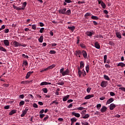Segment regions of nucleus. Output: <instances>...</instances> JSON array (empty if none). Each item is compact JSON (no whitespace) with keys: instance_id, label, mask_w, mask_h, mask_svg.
Segmentation results:
<instances>
[{"instance_id":"obj_1","label":"nucleus","mask_w":125,"mask_h":125,"mask_svg":"<svg viewBox=\"0 0 125 125\" xmlns=\"http://www.w3.org/2000/svg\"><path fill=\"white\" fill-rule=\"evenodd\" d=\"M84 67V63L83 62L81 61L80 62V67H78L77 70L78 71V73L79 77L81 78L82 77V75L83 77H85L86 76V73L85 72V71H84V69H83L82 71L81 70V69H83Z\"/></svg>"},{"instance_id":"obj_2","label":"nucleus","mask_w":125,"mask_h":125,"mask_svg":"<svg viewBox=\"0 0 125 125\" xmlns=\"http://www.w3.org/2000/svg\"><path fill=\"white\" fill-rule=\"evenodd\" d=\"M60 73L62 76H70V70L68 68H67L65 71H64V68H61L60 70Z\"/></svg>"},{"instance_id":"obj_3","label":"nucleus","mask_w":125,"mask_h":125,"mask_svg":"<svg viewBox=\"0 0 125 125\" xmlns=\"http://www.w3.org/2000/svg\"><path fill=\"white\" fill-rule=\"evenodd\" d=\"M13 44L15 47H18V46H22V47H26V46H27V45H26L25 44H24L23 43H19V42L17 41H14L13 42Z\"/></svg>"},{"instance_id":"obj_4","label":"nucleus","mask_w":125,"mask_h":125,"mask_svg":"<svg viewBox=\"0 0 125 125\" xmlns=\"http://www.w3.org/2000/svg\"><path fill=\"white\" fill-rule=\"evenodd\" d=\"M55 64H52L51 65L49 66L48 67L40 71V73H43V72H46V71H48V70H50V69H53V68H55Z\"/></svg>"},{"instance_id":"obj_5","label":"nucleus","mask_w":125,"mask_h":125,"mask_svg":"<svg viewBox=\"0 0 125 125\" xmlns=\"http://www.w3.org/2000/svg\"><path fill=\"white\" fill-rule=\"evenodd\" d=\"M28 110L29 108H28V107H26L25 108V110L22 111V114L21 115V118H23V117H25V115L27 114V112H28Z\"/></svg>"},{"instance_id":"obj_6","label":"nucleus","mask_w":125,"mask_h":125,"mask_svg":"<svg viewBox=\"0 0 125 125\" xmlns=\"http://www.w3.org/2000/svg\"><path fill=\"white\" fill-rule=\"evenodd\" d=\"M75 55H76V57H81V55H82V51L79 50H76L75 52L74 53Z\"/></svg>"},{"instance_id":"obj_7","label":"nucleus","mask_w":125,"mask_h":125,"mask_svg":"<svg viewBox=\"0 0 125 125\" xmlns=\"http://www.w3.org/2000/svg\"><path fill=\"white\" fill-rule=\"evenodd\" d=\"M107 84H108V82L105 81H102L101 83V86L104 88L106 87V86H107Z\"/></svg>"},{"instance_id":"obj_8","label":"nucleus","mask_w":125,"mask_h":125,"mask_svg":"<svg viewBox=\"0 0 125 125\" xmlns=\"http://www.w3.org/2000/svg\"><path fill=\"white\" fill-rule=\"evenodd\" d=\"M66 10H67V9L66 8L59 10V13H60V14H64L65 15L66 13Z\"/></svg>"},{"instance_id":"obj_9","label":"nucleus","mask_w":125,"mask_h":125,"mask_svg":"<svg viewBox=\"0 0 125 125\" xmlns=\"http://www.w3.org/2000/svg\"><path fill=\"white\" fill-rule=\"evenodd\" d=\"M82 53L84 59H86L87 58V53L86 52V51L83 50Z\"/></svg>"},{"instance_id":"obj_10","label":"nucleus","mask_w":125,"mask_h":125,"mask_svg":"<svg viewBox=\"0 0 125 125\" xmlns=\"http://www.w3.org/2000/svg\"><path fill=\"white\" fill-rule=\"evenodd\" d=\"M107 107L105 106H103L100 111L102 113H105V112L107 111Z\"/></svg>"},{"instance_id":"obj_11","label":"nucleus","mask_w":125,"mask_h":125,"mask_svg":"<svg viewBox=\"0 0 125 125\" xmlns=\"http://www.w3.org/2000/svg\"><path fill=\"white\" fill-rule=\"evenodd\" d=\"M32 74H34V71H29L28 72H27L26 77H25V79H29V78H30V76H31L32 75Z\"/></svg>"},{"instance_id":"obj_12","label":"nucleus","mask_w":125,"mask_h":125,"mask_svg":"<svg viewBox=\"0 0 125 125\" xmlns=\"http://www.w3.org/2000/svg\"><path fill=\"white\" fill-rule=\"evenodd\" d=\"M94 34V33L93 32V31H87L85 32V35H86V36H87L88 37H91Z\"/></svg>"},{"instance_id":"obj_13","label":"nucleus","mask_w":125,"mask_h":125,"mask_svg":"<svg viewBox=\"0 0 125 125\" xmlns=\"http://www.w3.org/2000/svg\"><path fill=\"white\" fill-rule=\"evenodd\" d=\"M72 116H75L76 118H80V117H81L80 113H76L74 111L72 112Z\"/></svg>"},{"instance_id":"obj_14","label":"nucleus","mask_w":125,"mask_h":125,"mask_svg":"<svg viewBox=\"0 0 125 125\" xmlns=\"http://www.w3.org/2000/svg\"><path fill=\"white\" fill-rule=\"evenodd\" d=\"M47 84H51V83L46 82H43L40 83L41 86H42V85H47Z\"/></svg>"},{"instance_id":"obj_15","label":"nucleus","mask_w":125,"mask_h":125,"mask_svg":"<svg viewBox=\"0 0 125 125\" xmlns=\"http://www.w3.org/2000/svg\"><path fill=\"white\" fill-rule=\"evenodd\" d=\"M116 35L117 38H118V39H122V33H121L120 32L116 31Z\"/></svg>"},{"instance_id":"obj_16","label":"nucleus","mask_w":125,"mask_h":125,"mask_svg":"<svg viewBox=\"0 0 125 125\" xmlns=\"http://www.w3.org/2000/svg\"><path fill=\"white\" fill-rule=\"evenodd\" d=\"M116 104H111L109 105V109L111 110H114V108H116Z\"/></svg>"},{"instance_id":"obj_17","label":"nucleus","mask_w":125,"mask_h":125,"mask_svg":"<svg viewBox=\"0 0 125 125\" xmlns=\"http://www.w3.org/2000/svg\"><path fill=\"white\" fill-rule=\"evenodd\" d=\"M32 83V81H22L21 83V84H28L29 83Z\"/></svg>"},{"instance_id":"obj_18","label":"nucleus","mask_w":125,"mask_h":125,"mask_svg":"<svg viewBox=\"0 0 125 125\" xmlns=\"http://www.w3.org/2000/svg\"><path fill=\"white\" fill-rule=\"evenodd\" d=\"M95 47H96V48H97V49H100V44H99V43L98 42H96L95 43Z\"/></svg>"},{"instance_id":"obj_19","label":"nucleus","mask_w":125,"mask_h":125,"mask_svg":"<svg viewBox=\"0 0 125 125\" xmlns=\"http://www.w3.org/2000/svg\"><path fill=\"white\" fill-rule=\"evenodd\" d=\"M3 43L6 46H8L9 45V41L8 40H4Z\"/></svg>"},{"instance_id":"obj_20","label":"nucleus","mask_w":125,"mask_h":125,"mask_svg":"<svg viewBox=\"0 0 125 125\" xmlns=\"http://www.w3.org/2000/svg\"><path fill=\"white\" fill-rule=\"evenodd\" d=\"M69 97H70V95H67L63 97L62 98V101H63V102L67 101L68 100V99L69 98Z\"/></svg>"},{"instance_id":"obj_21","label":"nucleus","mask_w":125,"mask_h":125,"mask_svg":"<svg viewBox=\"0 0 125 125\" xmlns=\"http://www.w3.org/2000/svg\"><path fill=\"white\" fill-rule=\"evenodd\" d=\"M117 67H122V68L125 67V64L124 62H119L117 65Z\"/></svg>"},{"instance_id":"obj_22","label":"nucleus","mask_w":125,"mask_h":125,"mask_svg":"<svg viewBox=\"0 0 125 125\" xmlns=\"http://www.w3.org/2000/svg\"><path fill=\"white\" fill-rule=\"evenodd\" d=\"M16 112H17L16 110L15 109L12 110L9 112V116H12L13 114H16Z\"/></svg>"},{"instance_id":"obj_23","label":"nucleus","mask_w":125,"mask_h":125,"mask_svg":"<svg viewBox=\"0 0 125 125\" xmlns=\"http://www.w3.org/2000/svg\"><path fill=\"white\" fill-rule=\"evenodd\" d=\"M92 97H93V95H88L84 97V99L87 100V99H90V98H92Z\"/></svg>"},{"instance_id":"obj_24","label":"nucleus","mask_w":125,"mask_h":125,"mask_svg":"<svg viewBox=\"0 0 125 125\" xmlns=\"http://www.w3.org/2000/svg\"><path fill=\"white\" fill-rule=\"evenodd\" d=\"M67 29H69V30H70L71 31H72V32H74V31H75V29H76V27H75V26H68L67 27Z\"/></svg>"},{"instance_id":"obj_25","label":"nucleus","mask_w":125,"mask_h":125,"mask_svg":"<svg viewBox=\"0 0 125 125\" xmlns=\"http://www.w3.org/2000/svg\"><path fill=\"white\" fill-rule=\"evenodd\" d=\"M113 101H114V99H113V98H110V99H108L106 102V105L112 103V102H113Z\"/></svg>"},{"instance_id":"obj_26","label":"nucleus","mask_w":125,"mask_h":125,"mask_svg":"<svg viewBox=\"0 0 125 125\" xmlns=\"http://www.w3.org/2000/svg\"><path fill=\"white\" fill-rule=\"evenodd\" d=\"M38 41L39 42H43V36L42 35L41 36Z\"/></svg>"},{"instance_id":"obj_27","label":"nucleus","mask_w":125,"mask_h":125,"mask_svg":"<svg viewBox=\"0 0 125 125\" xmlns=\"http://www.w3.org/2000/svg\"><path fill=\"white\" fill-rule=\"evenodd\" d=\"M90 115L88 114H85L83 117H82V119H88L89 118Z\"/></svg>"},{"instance_id":"obj_28","label":"nucleus","mask_w":125,"mask_h":125,"mask_svg":"<svg viewBox=\"0 0 125 125\" xmlns=\"http://www.w3.org/2000/svg\"><path fill=\"white\" fill-rule=\"evenodd\" d=\"M91 19H92V20H98V19H99V18H98V17L95 16H92L91 17Z\"/></svg>"},{"instance_id":"obj_29","label":"nucleus","mask_w":125,"mask_h":125,"mask_svg":"<svg viewBox=\"0 0 125 125\" xmlns=\"http://www.w3.org/2000/svg\"><path fill=\"white\" fill-rule=\"evenodd\" d=\"M101 5L102 7H103L104 8V9H105V8H106V4H105V3H104V2H103V1H102Z\"/></svg>"},{"instance_id":"obj_30","label":"nucleus","mask_w":125,"mask_h":125,"mask_svg":"<svg viewBox=\"0 0 125 125\" xmlns=\"http://www.w3.org/2000/svg\"><path fill=\"white\" fill-rule=\"evenodd\" d=\"M85 114H86V110H83L81 112V114L82 115V117H83V116H84V115H85Z\"/></svg>"},{"instance_id":"obj_31","label":"nucleus","mask_w":125,"mask_h":125,"mask_svg":"<svg viewBox=\"0 0 125 125\" xmlns=\"http://www.w3.org/2000/svg\"><path fill=\"white\" fill-rule=\"evenodd\" d=\"M0 50L1 51H3L4 52H6V49L1 46H0Z\"/></svg>"},{"instance_id":"obj_32","label":"nucleus","mask_w":125,"mask_h":125,"mask_svg":"<svg viewBox=\"0 0 125 125\" xmlns=\"http://www.w3.org/2000/svg\"><path fill=\"white\" fill-rule=\"evenodd\" d=\"M28 66V62L27 61H23L22 63V66Z\"/></svg>"},{"instance_id":"obj_33","label":"nucleus","mask_w":125,"mask_h":125,"mask_svg":"<svg viewBox=\"0 0 125 125\" xmlns=\"http://www.w3.org/2000/svg\"><path fill=\"white\" fill-rule=\"evenodd\" d=\"M42 91H43L44 93H47L48 90H47V88H43L42 89Z\"/></svg>"},{"instance_id":"obj_34","label":"nucleus","mask_w":125,"mask_h":125,"mask_svg":"<svg viewBox=\"0 0 125 125\" xmlns=\"http://www.w3.org/2000/svg\"><path fill=\"white\" fill-rule=\"evenodd\" d=\"M88 16H91V14L90 13H86L84 15V17H85V18H86V19H87V17H88Z\"/></svg>"},{"instance_id":"obj_35","label":"nucleus","mask_w":125,"mask_h":125,"mask_svg":"<svg viewBox=\"0 0 125 125\" xmlns=\"http://www.w3.org/2000/svg\"><path fill=\"white\" fill-rule=\"evenodd\" d=\"M85 70L86 73H88V72H89V65L88 64L85 66Z\"/></svg>"},{"instance_id":"obj_36","label":"nucleus","mask_w":125,"mask_h":125,"mask_svg":"<svg viewBox=\"0 0 125 125\" xmlns=\"http://www.w3.org/2000/svg\"><path fill=\"white\" fill-rule=\"evenodd\" d=\"M71 14V10L69 9L66 12H65V15H70Z\"/></svg>"},{"instance_id":"obj_37","label":"nucleus","mask_w":125,"mask_h":125,"mask_svg":"<svg viewBox=\"0 0 125 125\" xmlns=\"http://www.w3.org/2000/svg\"><path fill=\"white\" fill-rule=\"evenodd\" d=\"M104 78L106 81H110V78L107 75H104Z\"/></svg>"},{"instance_id":"obj_38","label":"nucleus","mask_w":125,"mask_h":125,"mask_svg":"<svg viewBox=\"0 0 125 125\" xmlns=\"http://www.w3.org/2000/svg\"><path fill=\"white\" fill-rule=\"evenodd\" d=\"M49 118V116L47 115L46 116L43 118V122H46V121L48 120Z\"/></svg>"},{"instance_id":"obj_39","label":"nucleus","mask_w":125,"mask_h":125,"mask_svg":"<svg viewBox=\"0 0 125 125\" xmlns=\"http://www.w3.org/2000/svg\"><path fill=\"white\" fill-rule=\"evenodd\" d=\"M64 83H64V81H62L61 82H58L57 83V84H58L59 85H64Z\"/></svg>"},{"instance_id":"obj_40","label":"nucleus","mask_w":125,"mask_h":125,"mask_svg":"<svg viewBox=\"0 0 125 125\" xmlns=\"http://www.w3.org/2000/svg\"><path fill=\"white\" fill-rule=\"evenodd\" d=\"M31 26L33 30H37V24H33Z\"/></svg>"},{"instance_id":"obj_41","label":"nucleus","mask_w":125,"mask_h":125,"mask_svg":"<svg viewBox=\"0 0 125 125\" xmlns=\"http://www.w3.org/2000/svg\"><path fill=\"white\" fill-rule=\"evenodd\" d=\"M71 123H75V122H77V119L76 118H73L70 119Z\"/></svg>"},{"instance_id":"obj_42","label":"nucleus","mask_w":125,"mask_h":125,"mask_svg":"<svg viewBox=\"0 0 125 125\" xmlns=\"http://www.w3.org/2000/svg\"><path fill=\"white\" fill-rule=\"evenodd\" d=\"M25 104V102L24 101H21L20 102L19 105L20 106H23Z\"/></svg>"},{"instance_id":"obj_43","label":"nucleus","mask_w":125,"mask_h":125,"mask_svg":"<svg viewBox=\"0 0 125 125\" xmlns=\"http://www.w3.org/2000/svg\"><path fill=\"white\" fill-rule=\"evenodd\" d=\"M49 53V54H55V53H56V51L54 50H50Z\"/></svg>"},{"instance_id":"obj_44","label":"nucleus","mask_w":125,"mask_h":125,"mask_svg":"<svg viewBox=\"0 0 125 125\" xmlns=\"http://www.w3.org/2000/svg\"><path fill=\"white\" fill-rule=\"evenodd\" d=\"M96 107H97V108L98 109V110H100V108H101V104H97Z\"/></svg>"},{"instance_id":"obj_45","label":"nucleus","mask_w":125,"mask_h":125,"mask_svg":"<svg viewBox=\"0 0 125 125\" xmlns=\"http://www.w3.org/2000/svg\"><path fill=\"white\" fill-rule=\"evenodd\" d=\"M96 37L97 38V39H98V38H100V39H103V36L101 35H98L96 36Z\"/></svg>"},{"instance_id":"obj_46","label":"nucleus","mask_w":125,"mask_h":125,"mask_svg":"<svg viewBox=\"0 0 125 125\" xmlns=\"http://www.w3.org/2000/svg\"><path fill=\"white\" fill-rule=\"evenodd\" d=\"M84 109L83 107H79L77 108V110H79V111H82Z\"/></svg>"},{"instance_id":"obj_47","label":"nucleus","mask_w":125,"mask_h":125,"mask_svg":"<svg viewBox=\"0 0 125 125\" xmlns=\"http://www.w3.org/2000/svg\"><path fill=\"white\" fill-rule=\"evenodd\" d=\"M4 32L5 34H7V33L9 32V29H5L4 30Z\"/></svg>"},{"instance_id":"obj_48","label":"nucleus","mask_w":125,"mask_h":125,"mask_svg":"<svg viewBox=\"0 0 125 125\" xmlns=\"http://www.w3.org/2000/svg\"><path fill=\"white\" fill-rule=\"evenodd\" d=\"M82 125H88V122H82Z\"/></svg>"},{"instance_id":"obj_49","label":"nucleus","mask_w":125,"mask_h":125,"mask_svg":"<svg viewBox=\"0 0 125 125\" xmlns=\"http://www.w3.org/2000/svg\"><path fill=\"white\" fill-rule=\"evenodd\" d=\"M44 31V28H41L40 30V33H43V31Z\"/></svg>"},{"instance_id":"obj_50","label":"nucleus","mask_w":125,"mask_h":125,"mask_svg":"<svg viewBox=\"0 0 125 125\" xmlns=\"http://www.w3.org/2000/svg\"><path fill=\"white\" fill-rule=\"evenodd\" d=\"M91 90V88L90 87H88L86 89V91L88 93H89L90 92V91Z\"/></svg>"},{"instance_id":"obj_51","label":"nucleus","mask_w":125,"mask_h":125,"mask_svg":"<svg viewBox=\"0 0 125 125\" xmlns=\"http://www.w3.org/2000/svg\"><path fill=\"white\" fill-rule=\"evenodd\" d=\"M80 46L82 48H85V45H84V44L83 43H81L80 44Z\"/></svg>"},{"instance_id":"obj_52","label":"nucleus","mask_w":125,"mask_h":125,"mask_svg":"<svg viewBox=\"0 0 125 125\" xmlns=\"http://www.w3.org/2000/svg\"><path fill=\"white\" fill-rule=\"evenodd\" d=\"M45 116V114H40V119H42L44 118V117Z\"/></svg>"},{"instance_id":"obj_53","label":"nucleus","mask_w":125,"mask_h":125,"mask_svg":"<svg viewBox=\"0 0 125 125\" xmlns=\"http://www.w3.org/2000/svg\"><path fill=\"white\" fill-rule=\"evenodd\" d=\"M22 57H24V58H26V59H28L29 58V56L25 55V54H22Z\"/></svg>"},{"instance_id":"obj_54","label":"nucleus","mask_w":125,"mask_h":125,"mask_svg":"<svg viewBox=\"0 0 125 125\" xmlns=\"http://www.w3.org/2000/svg\"><path fill=\"white\" fill-rule=\"evenodd\" d=\"M78 4H82L83 3H85V1H79L78 2Z\"/></svg>"},{"instance_id":"obj_55","label":"nucleus","mask_w":125,"mask_h":125,"mask_svg":"<svg viewBox=\"0 0 125 125\" xmlns=\"http://www.w3.org/2000/svg\"><path fill=\"white\" fill-rule=\"evenodd\" d=\"M64 1L67 3H71V2H72V1H71V0H65Z\"/></svg>"},{"instance_id":"obj_56","label":"nucleus","mask_w":125,"mask_h":125,"mask_svg":"<svg viewBox=\"0 0 125 125\" xmlns=\"http://www.w3.org/2000/svg\"><path fill=\"white\" fill-rule=\"evenodd\" d=\"M119 89L120 90H122V91H124L125 92V88L123 87H120Z\"/></svg>"},{"instance_id":"obj_57","label":"nucleus","mask_w":125,"mask_h":125,"mask_svg":"<svg viewBox=\"0 0 125 125\" xmlns=\"http://www.w3.org/2000/svg\"><path fill=\"white\" fill-rule=\"evenodd\" d=\"M33 107H34V108H38V104H37L36 103H34L33 104Z\"/></svg>"},{"instance_id":"obj_58","label":"nucleus","mask_w":125,"mask_h":125,"mask_svg":"<svg viewBox=\"0 0 125 125\" xmlns=\"http://www.w3.org/2000/svg\"><path fill=\"white\" fill-rule=\"evenodd\" d=\"M20 98L21 99H24V96L23 94H22V95H20V96H19Z\"/></svg>"},{"instance_id":"obj_59","label":"nucleus","mask_w":125,"mask_h":125,"mask_svg":"<svg viewBox=\"0 0 125 125\" xmlns=\"http://www.w3.org/2000/svg\"><path fill=\"white\" fill-rule=\"evenodd\" d=\"M9 105H6L4 107V109H5V110H7L9 109Z\"/></svg>"},{"instance_id":"obj_60","label":"nucleus","mask_w":125,"mask_h":125,"mask_svg":"<svg viewBox=\"0 0 125 125\" xmlns=\"http://www.w3.org/2000/svg\"><path fill=\"white\" fill-rule=\"evenodd\" d=\"M43 113H44V109H42L39 112V114H42Z\"/></svg>"},{"instance_id":"obj_61","label":"nucleus","mask_w":125,"mask_h":125,"mask_svg":"<svg viewBox=\"0 0 125 125\" xmlns=\"http://www.w3.org/2000/svg\"><path fill=\"white\" fill-rule=\"evenodd\" d=\"M73 107V104H70L69 105L67 106V108H70Z\"/></svg>"},{"instance_id":"obj_62","label":"nucleus","mask_w":125,"mask_h":125,"mask_svg":"<svg viewBox=\"0 0 125 125\" xmlns=\"http://www.w3.org/2000/svg\"><path fill=\"white\" fill-rule=\"evenodd\" d=\"M115 95V94L114 92H110V95L111 96H114Z\"/></svg>"},{"instance_id":"obj_63","label":"nucleus","mask_w":125,"mask_h":125,"mask_svg":"<svg viewBox=\"0 0 125 125\" xmlns=\"http://www.w3.org/2000/svg\"><path fill=\"white\" fill-rule=\"evenodd\" d=\"M105 68H111V66H110L109 64H105Z\"/></svg>"},{"instance_id":"obj_64","label":"nucleus","mask_w":125,"mask_h":125,"mask_svg":"<svg viewBox=\"0 0 125 125\" xmlns=\"http://www.w3.org/2000/svg\"><path fill=\"white\" fill-rule=\"evenodd\" d=\"M108 44H109V45H111L112 46L114 44V42H112V41H109Z\"/></svg>"}]
</instances>
